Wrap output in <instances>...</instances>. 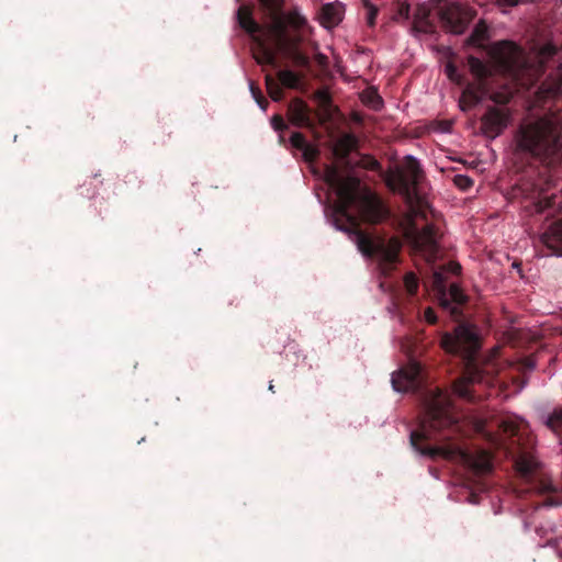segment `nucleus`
<instances>
[{"instance_id":"obj_35","label":"nucleus","mask_w":562,"mask_h":562,"mask_svg":"<svg viewBox=\"0 0 562 562\" xmlns=\"http://www.w3.org/2000/svg\"><path fill=\"white\" fill-rule=\"evenodd\" d=\"M288 22L295 29H301L306 24V19L297 12H290L288 14Z\"/></svg>"},{"instance_id":"obj_6","label":"nucleus","mask_w":562,"mask_h":562,"mask_svg":"<svg viewBox=\"0 0 562 562\" xmlns=\"http://www.w3.org/2000/svg\"><path fill=\"white\" fill-rule=\"evenodd\" d=\"M487 53L494 69L514 81H522L530 69L524 49L513 41L495 42L488 47Z\"/></svg>"},{"instance_id":"obj_1","label":"nucleus","mask_w":562,"mask_h":562,"mask_svg":"<svg viewBox=\"0 0 562 562\" xmlns=\"http://www.w3.org/2000/svg\"><path fill=\"white\" fill-rule=\"evenodd\" d=\"M326 181L336 193L334 206L336 225L355 236L358 249L369 258H374L384 274L391 273L400 260L402 241L393 236H371L361 229L360 223L378 225L391 217L386 202L369 187L361 186L359 178L345 176L331 167L326 172Z\"/></svg>"},{"instance_id":"obj_28","label":"nucleus","mask_w":562,"mask_h":562,"mask_svg":"<svg viewBox=\"0 0 562 562\" xmlns=\"http://www.w3.org/2000/svg\"><path fill=\"white\" fill-rule=\"evenodd\" d=\"M362 101L370 105L373 110H380L383 105V100L376 91H366L362 95Z\"/></svg>"},{"instance_id":"obj_22","label":"nucleus","mask_w":562,"mask_h":562,"mask_svg":"<svg viewBox=\"0 0 562 562\" xmlns=\"http://www.w3.org/2000/svg\"><path fill=\"white\" fill-rule=\"evenodd\" d=\"M357 139L351 134L344 135L336 144L335 154L340 158H347L356 147Z\"/></svg>"},{"instance_id":"obj_7","label":"nucleus","mask_w":562,"mask_h":562,"mask_svg":"<svg viewBox=\"0 0 562 562\" xmlns=\"http://www.w3.org/2000/svg\"><path fill=\"white\" fill-rule=\"evenodd\" d=\"M464 366L462 375L454 381L453 392L459 397L468 401L475 402L482 397L476 386L482 384H490L493 379L494 369L491 364H482L479 356L481 353H459Z\"/></svg>"},{"instance_id":"obj_26","label":"nucleus","mask_w":562,"mask_h":562,"mask_svg":"<svg viewBox=\"0 0 562 562\" xmlns=\"http://www.w3.org/2000/svg\"><path fill=\"white\" fill-rule=\"evenodd\" d=\"M558 52L559 47L555 44L548 42L539 47L538 57L541 63H547L552 59Z\"/></svg>"},{"instance_id":"obj_18","label":"nucleus","mask_w":562,"mask_h":562,"mask_svg":"<svg viewBox=\"0 0 562 562\" xmlns=\"http://www.w3.org/2000/svg\"><path fill=\"white\" fill-rule=\"evenodd\" d=\"M526 424L524 422H518L512 418H505L497 423V427L502 435L514 438L520 437V432L526 428Z\"/></svg>"},{"instance_id":"obj_32","label":"nucleus","mask_w":562,"mask_h":562,"mask_svg":"<svg viewBox=\"0 0 562 562\" xmlns=\"http://www.w3.org/2000/svg\"><path fill=\"white\" fill-rule=\"evenodd\" d=\"M290 143L293 148L302 150L303 148H306V145L308 142L305 139L304 135L300 132L292 133L290 137Z\"/></svg>"},{"instance_id":"obj_50","label":"nucleus","mask_w":562,"mask_h":562,"mask_svg":"<svg viewBox=\"0 0 562 562\" xmlns=\"http://www.w3.org/2000/svg\"><path fill=\"white\" fill-rule=\"evenodd\" d=\"M460 270H461V266H460L459 263H454V265H453V269H452V271H453L454 273H457V272H459Z\"/></svg>"},{"instance_id":"obj_2","label":"nucleus","mask_w":562,"mask_h":562,"mask_svg":"<svg viewBox=\"0 0 562 562\" xmlns=\"http://www.w3.org/2000/svg\"><path fill=\"white\" fill-rule=\"evenodd\" d=\"M426 382L425 368L413 358L406 366L392 374V385L395 391L419 393L422 396L424 417L419 428L411 434L412 447L426 457L452 459L462 453L459 446L424 443L430 440H450L452 435L459 430L450 395L439 387H427Z\"/></svg>"},{"instance_id":"obj_51","label":"nucleus","mask_w":562,"mask_h":562,"mask_svg":"<svg viewBox=\"0 0 562 562\" xmlns=\"http://www.w3.org/2000/svg\"><path fill=\"white\" fill-rule=\"evenodd\" d=\"M488 351H493V352L499 351V347L495 346V347L491 348Z\"/></svg>"},{"instance_id":"obj_20","label":"nucleus","mask_w":562,"mask_h":562,"mask_svg":"<svg viewBox=\"0 0 562 562\" xmlns=\"http://www.w3.org/2000/svg\"><path fill=\"white\" fill-rule=\"evenodd\" d=\"M468 65L472 75L480 81L486 80L492 75V69L477 57L470 56Z\"/></svg>"},{"instance_id":"obj_11","label":"nucleus","mask_w":562,"mask_h":562,"mask_svg":"<svg viewBox=\"0 0 562 562\" xmlns=\"http://www.w3.org/2000/svg\"><path fill=\"white\" fill-rule=\"evenodd\" d=\"M435 277V284L440 289L441 292V305L443 308L449 310L451 316L456 319L460 318L462 316L461 306L464 305L468 302V296L463 293L462 289L456 284L452 283L449 286V296L446 297V290L442 284L443 279L442 274L440 272H436L434 274Z\"/></svg>"},{"instance_id":"obj_9","label":"nucleus","mask_w":562,"mask_h":562,"mask_svg":"<svg viewBox=\"0 0 562 562\" xmlns=\"http://www.w3.org/2000/svg\"><path fill=\"white\" fill-rule=\"evenodd\" d=\"M440 19L447 30L461 34L476 15L474 9L458 2H447L440 8Z\"/></svg>"},{"instance_id":"obj_16","label":"nucleus","mask_w":562,"mask_h":562,"mask_svg":"<svg viewBox=\"0 0 562 562\" xmlns=\"http://www.w3.org/2000/svg\"><path fill=\"white\" fill-rule=\"evenodd\" d=\"M543 244L557 255H562V223L558 222L550 226L542 236Z\"/></svg>"},{"instance_id":"obj_25","label":"nucleus","mask_w":562,"mask_h":562,"mask_svg":"<svg viewBox=\"0 0 562 562\" xmlns=\"http://www.w3.org/2000/svg\"><path fill=\"white\" fill-rule=\"evenodd\" d=\"M469 101V106H475L482 101V95L475 91L472 87H467L460 99V108L462 111H467L464 102Z\"/></svg>"},{"instance_id":"obj_14","label":"nucleus","mask_w":562,"mask_h":562,"mask_svg":"<svg viewBox=\"0 0 562 562\" xmlns=\"http://www.w3.org/2000/svg\"><path fill=\"white\" fill-rule=\"evenodd\" d=\"M512 367L517 372V374L512 378L513 383L521 390L528 382L527 374L536 367V360L532 357L519 358L512 363Z\"/></svg>"},{"instance_id":"obj_24","label":"nucleus","mask_w":562,"mask_h":562,"mask_svg":"<svg viewBox=\"0 0 562 562\" xmlns=\"http://www.w3.org/2000/svg\"><path fill=\"white\" fill-rule=\"evenodd\" d=\"M507 336L512 347H521L526 340L535 339V336L531 337L528 330L517 328L508 330Z\"/></svg>"},{"instance_id":"obj_8","label":"nucleus","mask_w":562,"mask_h":562,"mask_svg":"<svg viewBox=\"0 0 562 562\" xmlns=\"http://www.w3.org/2000/svg\"><path fill=\"white\" fill-rule=\"evenodd\" d=\"M482 334L477 326L461 322L453 334H446L442 338V347L446 351H480L482 347Z\"/></svg>"},{"instance_id":"obj_48","label":"nucleus","mask_w":562,"mask_h":562,"mask_svg":"<svg viewBox=\"0 0 562 562\" xmlns=\"http://www.w3.org/2000/svg\"><path fill=\"white\" fill-rule=\"evenodd\" d=\"M317 63L322 66H325L327 64V57L322 54V53H318L316 56H315Z\"/></svg>"},{"instance_id":"obj_52","label":"nucleus","mask_w":562,"mask_h":562,"mask_svg":"<svg viewBox=\"0 0 562 562\" xmlns=\"http://www.w3.org/2000/svg\"><path fill=\"white\" fill-rule=\"evenodd\" d=\"M488 355L492 356V360H495L496 356H498L499 353L493 352V353H488Z\"/></svg>"},{"instance_id":"obj_30","label":"nucleus","mask_w":562,"mask_h":562,"mask_svg":"<svg viewBox=\"0 0 562 562\" xmlns=\"http://www.w3.org/2000/svg\"><path fill=\"white\" fill-rule=\"evenodd\" d=\"M404 285H405L407 293L411 296H413L417 293L419 283H418V278L416 277V274L414 272H407L404 276Z\"/></svg>"},{"instance_id":"obj_49","label":"nucleus","mask_w":562,"mask_h":562,"mask_svg":"<svg viewBox=\"0 0 562 562\" xmlns=\"http://www.w3.org/2000/svg\"><path fill=\"white\" fill-rule=\"evenodd\" d=\"M400 13L402 15H404L405 18H407L408 14H409V7L408 5H402L401 9H400Z\"/></svg>"},{"instance_id":"obj_53","label":"nucleus","mask_w":562,"mask_h":562,"mask_svg":"<svg viewBox=\"0 0 562 562\" xmlns=\"http://www.w3.org/2000/svg\"><path fill=\"white\" fill-rule=\"evenodd\" d=\"M492 100H493V101H495V102H498V101H499V100H498V95H497V94H494V95L492 97Z\"/></svg>"},{"instance_id":"obj_27","label":"nucleus","mask_w":562,"mask_h":562,"mask_svg":"<svg viewBox=\"0 0 562 562\" xmlns=\"http://www.w3.org/2000/svg\"><path fill=\"white\" fill-rule=\"evenodd\" d=\"M324 20L329 24H338L341 20L339 10L331 3H327L322 9Z\"/></svg>"},{"instance_id":"obj_39","label":"nucleus","mask_w":562,"mask_h":562,"mask_svg":"<svg viewBox=\"0 0 562 562\" xmlns=\"http://www.w3.org/2000/svg\"><path fill=\"white\" fill-rule=\"evenodd\" d=\"M424 318L428 324L435 325L437 323V315L431 307L425 310Z\"/></svg>"},{"instance_id":"obj_40","label":"nucleus","mask_w":562,"mask_h":562,"mask_svg":"<svg viewBox=\"0 0 562 562\" xmlns=\"http://www.w3.org/2000/svg\"><path fill=\"white\" fill-rule=\"evenodd\" d=\"M414 29L417 32L428 33L431 31V25L427 21H419L414 23Z\"/></svg>"},{"instance_id":"obj_36","label":"nucleus","mask_w":562,"mask_h":562,"mask_svg":"<svg viewBox=\"0 0 562 562\" xmlns=\"http://www.w3.org/2000/svg\"><path fill=\"white\" fill-rule=\"evenodd\" d=\"M301 151L304 160L307 162H313L319 155V150L310 143L306 145V148H303Z\"/></svg>"},{"instance_id":"obj_55","label":"nucleus","mask_w":562,"mask_h":562,"mask_svg":"<svg viewBox=\"0 0 562 562\" xmlns=\"http://www.w3.org/2000/svg\"><path fill=\"white\" fill-rule=\"evenodd\" d=\"M464 105H465V108H467V111H468V110H470V109L472 108V106H469V105H470L469 101H465V102H464Z\"/></svg>"},{"instance_id":"obj_13","label":"nucleus","mask_w":562,"mask_h":562,"mask_svg":"<svg viewBox=\"0 0 562 562\" xmlns=\"http://www.w3.org/2000/svg\"><path fill=\"white\" fill-rule=\"evenodd\" d=\"M291 124L296 127H310L312 125L308 105L299 98L290 101L286 112Z\"/></svg>"},{"instance_id":"obj_37","label":"nucleus","mask_w":562,"mask_h":562,"mask_svg":"<svg viewBox=\"0 0 562 562\" xmlns=\"http://www.w3.org/2000/svg\"><path fill=\"white\" fill-rule=\"evenodd\" d=\"M446 72L450 80H452L457 83H461V77L458 74V69L453 64H451V63L447 64Z\"/></svg>"},{"instance_id":"obj_54","label":"nucleus","mask_w":562,"mask_h":562,"mask_svg":"<svg viewBox=\"0 0 562 562\" xmlns=\"http://www.w3.org/2000/svg\"><path fill=\"white\" fill-rule=\"evenodd\" d=\"M269 390H270L271 392H274V385L272 384V382H270V384H269Z\"/></svg>"},{"instance_id":"obj_10","label":"nucleus","mask_w":562,"mask_h":562,"mask_svg":"<svg viewBox=\"0 0 562 562\" xmlns=\"http://www.w3.org/2000/svg\"><path fill=\"white\" fill-rule=\"evenodd\" d=\"M509 111L507 109L488 106L481 117V131L488 138H496L507 127L509 121Z\"/></svg>"},{"instance_id":"obj_41","label":"nucleus","mask_w":562,"mask_h":562,"mask_svg":"<svg viewBox=\"0 0 562 562\" xmlns=\"http://www.w3.org/2000/svg\"><path fill=\"white\" fill-rule=\"evenodd\" d=\"M316 97L323 105H329L331 100L326 91H317Z\"/></svg>"},{"instance_id":"obj_4","label":"nucleus","mask_w":562,"mask_h":562,"mask_svg":"<svg viewBox=\"0 0 562 562\" xmlns=\"http://www.w3.org/2000/svg\"><path fill=\"white\" fill-rule=\"evenodd\" d=\"M252 5L241 4L237 10L239 26L251 35L256 45L254 58L261 66L279 68L278 54L290 59L296 67L311 68L310 57L300 48L303 37L289 35L284 21L270 23L262 27L252 16Z\"/></svg>"},{"instance_id":"obj_42","label":"nucleus","mask_w":562,"mask_h":562,"mask_svg":"<svg viewBox=\"0 0 562 562\" xmlns=\"http://www.w3.org/2000/svg\"><path fill=\"white\" fill-rule=\"evenodd\" d=\"M539 492L543 493V494H550V493L554 492V487L552 486V484L550 482L541 481L539 483Z\"/></svg>"},{"instance_id":"obj_21","label":"nucleus","mask_w":562,"mask_h":562,"mask_svg":"<svg viewBox=\"0 0 562 562\" xmlns=\"http://www.w3.org/2000/svg\"><path fill=\"white\" fill-rule=\"evenodd\" d=\"M261 5L265 8L270 19L271 23H277L283 20L282 7L283 0H259Z\"/></svg>"},{"instance_id":"obj_12","label":"nucleus","mask_w":562,"mask_h":562,"mask_svg":"<svg viewBox=\"0 0 562 562\" xmlns=\"http://www.w3.org/2000/svg\"><path fill=\"white\" fill-rule=\"evenodd\" d=\"M277 77L276 79L270 74L266 75V87L273 101H281L284 97L282 87L295 89L300 85L301 78L290 69L279 70Z\"/></svg>"},{"instance_id":"obj_15","label":"nucleus","mask_w":562,"mask_h":562,"mask_svg":"<svg viewBox=\"0 0 562 562\" xmlns=\"http://www.w3.org/2000/svg\"><path fill=\"white\" fill-rule=\"evenodd\" d=\"M465 458L477 474H486L493 469L492 454L488 451L481 450L473 456H465Z\"/></svg>"},{"instance_id":"obj_45","label":"nucleus","mask_w":562,"mask_h":562,"mask_svg":"<svg viewBox=\"0 0 562 562\" xmlns=\"http://www.w3.org/2000/svg\"><path fill=\"white\" fill-rule=\"evenodd\" d=\"M257 104L263 110L266 111L268 105H269V102L268 100L265 98V95H259L258 99L256 100Z\"/></svg>"},{"instance_id":"obj_29","label":"nucleus","mask_w":562,"mask_h":562,"mask_svg":"<svg viewBox=\"0 0 562 562\" xmlns=\"http://www.w3.org/2000/svg\"><path fill=\"white\" fill-rule=\"evenodd\" d=\"M547 425L553 431L562 432V407L560 409H555L548 417Z\"/></svg>"},{"instance_id":"obj_33","label":"nucleus","mask_w":562,"mask_h":562,"mask_svg":"<svg viewBox=\"0 0 562 562\" xmlns=\"http://www.w3.org/2000/svg\"><path fill=\"white\" fill-rule=\"evenodd\" d=\"M364 8L367 9V22L369 26H374L375 19L378 15V8L372 4L369 0L363 1Z\"/></svg>"},{"instance_id":"obj_17","label":"nucleus","mask_w":562,"mask_h":562,"mask_svg":"<svg viewBox=\"0 0 562 562\" xmlns=\"http://www.w3.org/2000/svg\"><path fill=\"white\" fill-rule=\"evenodd\" d=\"M542 90L551 98L562 97V64L546 79Z\"/></svg>"},{"instance_id":"obj_43","label":"nucleus","mask_w":562,"mask_h":562,"mask_svg":"<svg viewBox=\"0 0 562 562\" xmlns=\"http://www.w3.org/2000/svg\"><path fill=\"white\" fill-rule=\"evenodd\" d=\"M250 91L255 100H257L259 95H263L260 88L257 87L252 81L250 82Z\"/></svg>"},{"instance_id":"obj_23","label":"nucleus","mask_w":562,"mask_h":562,"mask_svg":"<svg viewBox=\"0 0 562 562\" xmlns=\"http://www.w3.org/2000/svg\"><path fill=\"white\" fill-rule=\"evenodd\" d=\"M515 465H516V470L519 472V474L524 479L528 480L536 471L537 462L531 457L520 456L516 460Z\"/></svg>"},{"instance_id":"obj_46","label":"nucleus","mask_w":562,"mask_h":562,"mask_svg":"<svg viewBox=\"0 0 562 562\" xmlns=\"http://www.w3.org/2000/svg\"><path fill=\"white\" fill-rule=\"evenodd\" d=\"M543 504H544L546 506H558V505H560V502H559L558 499H555V497H554V496H548V497L544 499Z\"/></svg>"},{"instance_id":"obj_34","label":"nucleus","mask_w":562,"mask_h":562,"mask_svg":"<svg viewBox=\"0 0 562 562\" xmlns=\"http://www.w3.org/2000/svg\"><path fill=\"white\" fill-rule=\"evenodd\" d=\"M453 182L459 189L463 191L469 190L473 186V180L464 175L454 176Z\"/></svg>"},{"instance_id":"obj_31","label":"nucleus","mask_w":562,"mask_h":562,"mask_svg":"<svg viewBox=\"0 0 562 562\" xmlns=\"http://www.w3.org/2000/svg\"><path fill=\"white\" fill-rule=\"evenodd\" d=\"M271 125L274 128V131H277L279 133H282L285 130H288V124L284 122L283 117L279 114H276L274 116H272ZM279 138H280L281 143H284V136L282 134H280Z\"/></svg>"},{"instance_id":"obj_5","label":"nucleus","mask_w":562,"mask_h":562,"mask_svg":"<svg viewBox=\"0 0 562 562\" xmlns=\"http://www.w3.org/2000/svg\"><path fill=\"white\" fill-rule=\"evenodd\" d=\"M515 144L517 153L537 158L552 157L562 146L554 125L546 119L520 124Z\"/></svg>"},{"instance_id":"obj_19","label":"nucleus","mask_w":562,"mask_h":562,"mask_svg":"<svg viewBox=\"0 0 562 562\" xmlns=\"http://www.w3.org/2000/svg\"><path fill=\"white\" fill-rule=\"evenodd\" d=\"M488 38V27L484 21L475 24L471 35L468 37L467 43L475 47H484V42Z\"/></svg>"},{"instance_id":"obj_44","label":"nucleus","mask_w":562,"mask_h":562,"mask_svg":"<svg viewBox=\"0 0 562 562\" xmlns=\"http://www.w3.org/2000/svg\"><path fill=\"white\" fill-rule=\"evenodd\" d=\"M499 5L504 7H515L517 5L521 0H496Z\"/></svg>"},{"instance_id":"obj_3","label":"nucleus","mask_w":562,"mask_h":562,"mask_svg":"<svg viewBox=\"0 0 562 562\" xmlns=\"http://www.w3.org/2000/svg\"><path fill=\"white\" fill-rule=\"evenodd\" d=\"M423 179L422 166L413 156H406L402 166L390 169L384 178L386 187L392 192L401 194L407 206L404 237L415 251L430 261L439 251V233L431 223L426 224L422 229L416 224L417 218H426L427 203L417 191Z\"/></svg>"},{"instance_id":"obj_38","label":"nucleus","mask_w":562,"mask_h":562,"mask_svg":"<svg viewBox=\"0 0 562 562\" xmlns=\"http://www.w3.org/2000/svg\"><path fill=\"white\" fill-rule=\"evenodd\" d=\"M477 431L480 434H482L483 436H485L487 438V440L491 441L492 443L501 445L498 439L493 434L485 430V426L482 423L477 424Z\"/></svg>"},{"instance_id":"obj_47","label":"nucleus","mask_w":562,"mask_h":562,"mask_svg":"<svg viewBox=\"0 0 562 562\" xmlns=\"http://www.w3.org/2000/svg\"><path fill=\"white\" fill-rule=\"evenodd\" d=\"M367 167L370 170H378V169H380L381 165L376 159L371 158Z\"/></svg>"}]
</instances>
